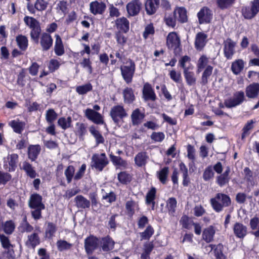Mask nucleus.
Masks as SVG:
<instances>
[{"label":"nucleus","mask_w":259,"mask_h":259,"mask_svg":"<svg viewBox=\"0 0 259 259\" xmlns=\"http://www.w3.org/2000/svg\"><path fill=\"white\" fill-rule=\"evenodd\" d=\"M99 239L93 235L87 237L84 240V248L87 254H91L98 248Z\"/></svg>","instance_id":"423d86ee"},{"label":"nucleus","mask_w":259,"mask_h":259,"mask_svg":"<svg viewBox=\"0 0 259 259\" xmlns=\"http://www.w3.org/2000/svg\"><path fill=\"white\" fill-rule=\"evenodd\" d=\"M119 182L123 185L129 184L132 180V176L126 171H120L117 175Z\"/></svg>","instance_id":"4c0bfd02"},{"label":"nucleus","mask_w":259,"mask_h":259,"mask_svg":"<svg viewBox=\"0 0 259 259\" xmlns=\"http://www.w3.org/2000/svg\"><path fill=\"white\" fill-rule=\"evenodd\" d=\"M166 45L168 49L172 50L176 53L181 45L180 37L175 32H170L166 38Z\"/></svg>","instance_id":"0eeeda50"},{"label":"nucleus","mask_w":259,"mask_h":259,"mask_svg":"<svg viewBox=\"0 0 259 259\" xmlns=\"http://www.w3.org/2000/svg\"><path fill=\"white\" fill-rule=\"evenodd\" d=\"M16 40L19 48L22 51H25L28 47L27 38L24 35H19L16 37Z\"/></svg>","instance_id":"c03bdc74"},{"label":"nucleus","mask_w":259,"mask_h":259,"mask_svg":"<svg viewBox=\"0 0 259 259\" xmlns=\"http://www.w3.org/2000/svg\"><path fill=\"white\" fill-rule=\"evenodd\" d=\"M0 242L2 247L4 249H8L13 246L9 237L3 234L0 233Z\"/></svg>","instance_id":"0e129e2a"},{"label":"nucleus","mask_w":259,"mask_h":259,"mask_svg":"<svg viewBox=\"0 0 259 259\" xmlns=\"http://www.w3.org/2000/svg\"><path fill=\"white\" fill-rule=\"evenodd\" d=\"M174 17L177 21L184 23L187 20V12L184 8H177L174 12Z\"/></svg>","instance_id":"cd10ccee"},{"label":"nucleus","mask_w":259,"mask_h":259,"mask_svg":"<svg viewBox=\"0 0 259 259\" xmlns=\"http://www.w3.org/2000/svg\"><path fill=\"white\" fill-rule=\"evenodd\" d=\"M115 24L118 29L126 33L130 28L128 20L125 17H121L115 21Z\"/></svg>","instance_id":"7c9ffc66"},{"label":"nucleus","mask_w":259,"mask_h":259,"mask_svg":"<svg viewBox=\"0 0 259 259\" xmlns=\"http://www.w3.org/2000/svg\"><path fill=\"white\" fill-rule=\"evenodd\" d=\"M149 219L148 217L145 215H143L139 217L137 220V226L139 229H143L149 225Z\"/></svg>","instance_id":"6e6d98bb"},{"label":"nucleus","mask_w":259,"mask_h":259,"mask_svg":"<svg viewBox=\"0 0 259 259\" xmlns=\"http://www.w3.org/2000/svg\"><path fill=\"white\" fill-rule=\"evenodd\" d=\"M41 151V147L39 145H30L28 147L27 155L28 158L31 161H34L37 158Z\"/></svg>","instance_id":"a211bd4d"},{"label":"nucleus","mask_w":259,"mask_h":259,"mask_svg":"<svg viewBox=\"0 0 259 259\" xmlns=\"http://www.w3.org/2000/svg\"><path fill=\"white\" fill-rule=\"evenodd\" d=\"M256 122L255 120L251 119L247 121L243 126L241 134V140H244L250 134L249 131L254 127L253 124Z\"/></svg>","instance_id":"f704fd0d"},{"label":"nucleus","mask_w":259,"mask_h":259,"mask_svg":"<svg viewBox=\"0 0 259 259\" xmlns=\"http://www.w3.org/2000/svg\"><path fill=\"white\" fill-rule=\"evenodd\" d=\"M235 0H216L218 7L222 10L230 8Z\"/></svg>","instance_id":"5fc2aeb1"},{"label":"nucleus","mask_w":259,"mask_h":259,"mask_svg":"<svg viewBox=\"0 0 259 259\" xmlns=\"http://www.w3.org/2000/svg\"><path fill=\"white\" fill-rule=\"evenodd\" d=\"M154 232L153 227L151 225H148L143 232L140 233L141 240H149Z\"/></svg>","instance_id":"e433bc0d"},{"label":"nucleus","mask_w":259,"mask_h":259,"mask_svg":"<svg viewBox=\"0 0 259 259\" xmlns=\"http://www.w3.org/2000/svg\"><path fill=\"white\" fill-rule=\"evenodd\" d=\"M99 245L103 251L108 252L114 249L115 242L109 235H107L100 239Z\"/></svg>","instance_id":"9d476101"},{"label":"nucleus","mask_w":259,"mask_h":259,"mask_svg":"<svg viewBox=\"0 0 259 259\" xmlns=\"http://www.w3.org/2000/svg\"><path fill=\"white\" fill-rule=\"evenodd\" d=\"M245 99L244 93L242 91L236 92L232 98L226 100L225 104L226 107L231 108L241 104Z\"/></svg>","instance_id":"6e6552de"},{"label":"nucleus","mask_w":259,"mask_h":259,"mask_svg":"<svg viewBox=\"0 0 259 259\" xmlns=\"http://www.w3.org/2000/svg\"><path fill=\"white\" fill-rule=\"evenodd\" d=\"M135 68V64L132 61L129 62L127 65L121 66V75L127 83L132 82Z\"/></svg>","instance_id":"39448f33"},{"label":"nucleus","mask_w":259,"mask_h":259,"mask_svg":"<svg viewBox=\"0 0 259 259\" xmlns=\"http://www.w3.org/2000/svg\"><path fill=\"white\" fill-rule=\"evenodd\" d=\"M191 69H186L184 70V75L187 84L189 86L194 85L196 82V77Z\"/></svg>","instance_id":"473e14b6"},{"label":"nucleus","mask_w":259,"mask_h":259,"mask_svg":"<svg viewBox=\"0 0 259 259\" xmlns=\"http://www.w3.org/2000/svg\"><path fill=\"white\" fill-rule=\"evenodd\" d=\"M213 67L210 65H207L204 69L201 76V83L206 84L208 82V80L212 74Z\"/></svg>","instance_id":"79ce46f5"},{"label":"nucleus","mask_w":259,"mask_h":259,"mask_svg":"<svg viewBox=\"0 0 259 259\" xmlns=\"http://www.w3.org/2000/svg\"><path fill=\"white\" fill-rule=\"evenodd\" d=\"M246 96L248 98L255 99L259 96V83H252L246 87L245 89Z\"/></svg>","instance_id":"2eb2a0df"},{"label":"nucleus","mask_w":259,"mask_h":259,"mask_svg":"<svg viewBox=\"0 0 259 259\" xmlns=\"http://www.w3.org/2000/svg\"><path fill=\"white\" fill-rule=\"evenodd\" d=\"M136 204V202L133 200L127 201L125 203L127 214L130 218H132L135 213V207Z\"/></svg>","instance_id":"3c124183"},{"label":"nucleus","mask_w":259,"mask_h":259,"mask_svg":"<svg viewBox=\"0 0 259 259\" xmlns=\"http://www.w3.org/2000/svg\"><path fill=\"white\" fill-rule=\"evenodd\" d=\"M25 244L28 247L30 246L34 248L40 243V238L37 233H33L28 235Z\"/></svg>","instance_id":"c756f323"},{"label":"nucleus","mask_w":259,"mask_h":259,"mask_svg":"<svg viewBox=\"0 0 259 259\" xmlns=\"http://www.w3.org/2000/svg\"><path fill=\"white\" fill-rule=\"evenodd\" d=\"M143 98L146 101H155L156 98V94L151 85L148 82L144 84L143 90Z\"/></svg>","instance_id":"ddd939ff"},{"label":"nucleus","mask_w":259,"mask_h":259,"mask_svg":"<svg viewBox=\"0 0 259 259\" xmlns=\"http://www.w3.org/2000/svg\"><path fill=\"white\" fill-rule=\"evenodd\" d=\"M12 179V175L9 172L0 170V185H5Z\"/></svg>","instance_id":"680f3d73"},{"label":"nucleus","mask_w":259,"mask_h":259,"mask_svg":"<svg viewBox=\"0 0 259 259\" xmlns=\"http://www.w3.org/2000/svg\"><path fill=\"white\" fill-rule=\"evenodd\" d=\"M207 36L202 32L198 33L195 37V46L197 50H201L206 42Z\"/></svg>","instance_id":"393cba45"},{"label":"nucleus","mask_w":259,"mask_h":259,"mask_svg":"<svg viewBox=\"0 0 259 259\" xmlns=\"http://www.w3.org/2000/svg\"><path fill=\"white\" fill-rule=\"evenodd\" d=\"M72 118L69 116L67 118L64 117H60L58 120V124L62 129L66 130V129L72 126Z\"/></svg>","instance_id":"a19ab883"},{"label":"nucleus","mask_w":259,"mask_h":259,"mask_svg":"<svg viewBox=\"0 0 259 259\" xmlns=\"http://www.w3.org/2000/svg\"><path fill=\"white\" fill-rule=\"evenodd\" d=\"M259 12V0H253L250 3V7H243L242 9V15L245 19H251Z\"/></svg>","instance_id":"20e7f679"},{"label":"nucleus","mask_w":259,"mask_h":259,"mask_svg":"<svg viewBox=\"0 0 259 259\" xmlns=\"http://www.w3.org/2000/svg\"><path fill=\"white\" fill-rule=\"evenodd\" d=\"M156 197V189L152 187L146 194L145 203L147 205H151V209L154 210Z\"/></svg>","instance_id":"6ab92c4d"},{"label":"nucleus","mask_w":259,"mask_h":259,"mask_svg":"<svg viewBox=\"0 0 259 259\" xmlns=\"http://www.w3.org/2000/svg\"><path fill=\"white\" fill-rule=\"evenodd\" d=\"M230 173V167L227 166L225 171L217 177V183L221 187L228 183L230 181L229 174Z\"/></svg>","instance_id":"b1692460"},{"label":"nucleus","mask_w":259,"mask_h":259,"mask_svg":"<svg viewBox=\"0 0 259 259\" xmlns=\"http://www.w3.org/2000/svg\"><path fill=\"white\" fill-rule=\"evenodd\" d=\"M56 231V225L52 222L48 223L45 232L46 236L49 239H52Z\"/></svg>","instance_id":"de8ad7c7"},{"label":"nucleus","mask_w":259,"mask_h":259,"mask_svg":"<svg viewBox=\"0 0 259 259\" xmlns=\"http://www.w3.org/2000/svg\"><path fill=\"white\" fill-rule=\"evenodd\" d=\"M123 95L124 102L127 103H132L135 99L133 90L130 88H126L123 91Z\"/></svg>","instance_id":"ea45409f"},{"label":"nucleus","mask_w":259,"mask_h":259,"mask_svg":"<svg viewBox=\"0 0 259 259\" xmlns=\"http://www.w3.org/2000/svg\"><path fill=\"white\" fill-rule=\"evenodd\" d=\"M24 21L31 29L39 26L38 22L31 17H25L24 18Z\"/></svg>","instance_id":"e2e57ef3"},{"label":"nucleus","mask_w":259,"mask_h":259,"mask_svg":"<svg viewBox=\"0 0 259 259\" xmlns=\"http://www.w3.org/2000/svg\"><path fill=\"white\" fill-rule=\"evenodd\" d=\"M87 128V124L79 122H76L75 133L79 139H84V136L88 134Z\"/></svg>","instance_id":"a878e982"},{"label":"nucleus","mask_w":259,"mask_h":259,"mask_svg":"<svg viewBox=\"0 0 259 259\" xmlns=\"http://www.w3.org/2000/svg\"><path fill=\"white\" fill-rule=\"evenodd\" d=\"M22 169L25 171L27 175L31 179L35 178L37 176L36 171L28 162L24 161L23 163Z\"/></svg>","instance_id":"58836bf2"},{"label":"nucleus","mask_w":259,"mask_h":259,"mask_svg":"<svg viewBox=\"0 0 259 259\" xmlns=\"http://www.w3.org/2000/svg\"><path fill=\"white\" fill-rule=\"evenodd\" d=\"M55 37V53L58 56H61L64 53V49L62 41L58 34H56Z\"/></svg>","instance_id":"c9c22d12"},{"label":"nucleus","mask_w":259,"mask_h":259,"mask_svg":"<svg viewBox=\"0 0 259 259\" xmlns=\"http://www.w3.org/2000/svg\"><path fill=\"white\" fill-rule=\"evenodd\" d=\"M214 172L211 165L206 167L203 174V179L205 181H208L214 177Z\"/></svg>","instance_id":"052dcab7"},{"label":"nucleus","mask_w":259,"mask_h":259,"mask_svg":"<svg viewBox=\"0 0 259 259\" xmlns=\"http://www.w3.org/2000/svg\"><path fill=\"white\" fill-rule=\"evenodd\" d=\"M74 172L75 167L72 165L68 166L65 170L64 175L66 177L68 184L72 182L73 178L74 179Z\"/></svg>","instance_id":"8fccbe9b"},{"label":"nucleus","mask_w":259,"mask_h":259,"mask_svg":"<svg viewBox=\"0 0 259 259\" xmlns=\"http://www.w3.org/2000/svg\"><path fill=\"white\" fill-rule=\"evenodd\" d=\"M109 160L105 153H95L91 158V166L99 171H102L109 164Z\"/></svg>","instance_id":"7ed1b4c3"},{"label":"nucleus","mask_w":259,"mask_h":259,"mask_svg":"<svg viewBox=\"0 0 259 259\" xmlns=\"http://www.w3.org/2000/svg\"><path fill=\"white\" fill-rule=\"evenodd\" d=\"M208 63V58L205 56H202L198 60L197 66L198 68V71L200 72L201 70L206 67Z\"/></svg>","instance_id":"bf43d9fd"},{"label":"nucleus","mask_w":259,"mask_h":259,"mask_svg":"<svg viewBox=\"0 0 259 259\" xmlns=\"http://www.w3.org/2000/svg\"><path fill=\"white\" fill-rule=\"evenodd\" d=\"M159 5V0H146L145 6L146 13L148 15L154 14Z\"/></svg>","instance_id":"5701e85b"},{"label":"nucleus","mask_w":259,"mask_h":259,"mask_svg":"<svg viewBox=\"0 0 259 259\" xmlns=\"http://www.w3.org/2000/svg\"><path fill=\"white\" fill-rule=\"evenodd\" d=\"M9 125L12 128L13 131L19 134H21L25 128V123L17 119L10 121Z\"/></svg>","instance_id":"4be33fe9"},{"label":"nucleus","mask_w":259,"mask_h":259,"mask_svg":"<svg viewBox=\"0 0 259 259\" xmlns=\"http://www.w3.org/2000/svg\"><path fill=\"white\" fill-rule=\"evenodd\" d=\"M16 225L13 220L6 222L0 221V231H3L7 235H11L15 231Z\"/></svg>","instance_id":"4468645a"},{"label":"nucleus","mask_w":259,"mask_h":259,"mask_svg":"<svg viewBox=\"0 0 259 259\" xmlns=\"http://www.w3.org/2000/svg\"><path fill=\"white\" fill-rule=\"evenodd\" d=\"M148 158V156L146 152H140L135 156L134 161L137 166L142 167L146 164Z\"/></svg>","instance_id":"2f4dec72"},{"label":"nucleus","mask_w":259,"mask_h":259,"mask_svg":"<svg viewBox=\"0 0 259 259\" xmlns=\"http://www.w3.org/2000/svg\"><path fill=\"white\" fill-rule=\"evenodd\" d=\"M57 248L59 251H62L68 250L71 248L72 244L64 240H59L57 243Z\"/></svg>","instance_id":"864d4df0"},{"label":"nucleus","mask_w":259,"mask_h":259,"mask_svg":"<svg viewBox=\"0 0 259 259\" xmlns=\"http://www.w3.org/2000/svg\"><path fill=\"white\" fill-rule=\"evenodd\" d=\"M168 172L169 168L167 166L163 167L160 170L157 172L158 178L160 182L163 184L166 183Z\"/></svg>","instance_id":"09e8293b"},{"label":"nucleus","mask_w":259,"mask_h":259,"mask_svg":"<svg viewBox=\"0 0 259 259\" xmlns=\"http://www.w3.org/2000/svg\"><path fill=\"white\" fill-rule=\"evenodd\" d=\"M106 5L102 2L97 1L93 2L90 3V9L91 12L94 14H102L105 11Z\"/></svg>","instance_id":"412c9836"},{"label":"nucleus","mask_w":259,"mask_h":259,"mask_svg":"<svg viewBox=\"0 0 259 259\" xmlns=\"http://www.w3.org/2000/svg\"><path fill=\"white\" fill-rule=\"evenodd\" d=\"M89 131L91 134L94 137L96 140L97 146L101 144H104L105 139L101 133L96 128L94 125H92L89 127Z\"/></svg>","instance_id":"c85d7f7f"},{"label":"nucleus","mask_w":259,"mask_h":259,"mask_svg":"<svg viewBox=\"0 0 259 259\" xmlns=\"http://www.w3.org/2000/svg\"><path fill=\"white\" fill-rule=\"evenodd\" d=\"M244 65L245 62L243 60H236L232 63L231 70L234 74L237 75L243 70Z\"/></svg>","instance_id":"72a5a7b5"},{"label":"nucleus","mask_w":259,"mask_h":259,"mask_svg":"<svg viewBox=\"0 0 259 259\" xmlns=\"http://www.w3.org/2000/svg\"><path fill=\"white\" fill-rule=\"evenodd\" d=\"M28 205L30 209H34L31 211L32 218L35 221L40 219L42 218V210L45 209L42 196L36 193L32 194L29 197Z\"/></svg>","instance_id":"f257e3e1"},{"label":"nucleus","mask_w":259,"mask_h":259,"mask_svg":"<svg viewBox=\"0 0 259 259\" xmlns=\"http://www.w3.org/2000/svg\"><path fill=\"white\" fill-rule=\"evenodd\" d=\"M40 44L44 50H49L53 44V39L51 36L47 33L42 34L40 37Z\"/></svg>","instance_id":"bb28decb"},{"label":"nucleus","mask_w":259,"mask_h":259,"mask_svg":"<svg viewBox=\"0 0 259 259\" xmlns=\"http://www.w3.org/2000/svg\"><path fill=\"white\" fill-rule=\"evenodd\" d=\"M193 221L187 215H183L180 220V224L182 225V228L186 229H189L191 223H193Z\"/></svg>","instance_id":"4d7b16f0"},{"label":"nucleus","mask_w":259,"mask_h":259,"mask_svg":"<svg viewBox=\"0 0 259 259\" xmlns=\"http://www.w3.org/2000/svg\"><path fill=\"white\" fill-rule=\"evenodd\" d=\"M198 17L200 23H208L212 18V12L207 7H203L198 12Z\"/></svg>","instance_id":"dca6fc26"},{"label":"nucleus","mask_w":259,"mask_h":259,"mask_svg":"<svg viewBox=\"0 0 259 259\" xmlns=\"http://www.w3.org/2000/svg\"><path fill=\"white\" fill-rule=\"evenodd\" d=\"M142 7V3L140 0H132L126 6L128 16H135L140 12Z\"/></svg>","instance_id":"1a4fd4ad"},{"label":"nucleus","mask_w":259,"mask_h":259,"mask_svg":"<svg viewBox=\"0 0 259 259\" xmlns=\"http://www.w3.org/2000/svg\"><path fill=\"white\" fill-rule=\"evenodd\" d=\"M235 42L228 38L224 41V52L225 57L228 59H231L235 53Z\"/></svg>","instance_id":"f8f14e48"},{"label":"nucleus","mask_w":259,"mask_h":259,"mask_svg":"<svg viewBox=\"0 0 259 259\" xmlns=\"http://www.w3.org/2000/svg\"><path fill=\"white\" fill-rule=\"evenodd\" d=\"M74 201L78 209L89 208L91 205L90 201L81 195H77L74 198Z\"/></svg>","instance_id":"aec40b11"},{"label":"nucleus","mask_w":259,"mask_h":259,"mask_svg":"<svg viewBox=\"0 0 259 259\" xmlns=\"http://www.w3.org/2000/svg\"><path fill=\"white\" fill-rule=\"evenodd\" d=\"M48 3L45 0H36L34 4L35 8L39 11H44L46 9Z\"/></svg>","instance_id":"774afa93"},{"label":"nucleus","mask_w":259,"mask_h":259,"mask_svg":"<svg viewBox=\"0 0 259 259\" xmlns=\"http://www.w3.org/2000/svg\"><path fill=\"white\" fill-rule=\"evenodd\" d=\"M177 205V201L175 197H170L167 200V207L169 214L171 215H174L176 212Z\"/></svg>","instance_id":"49530a36"},{"label":"nucleus","mask_w":259,"mask_h":259,"mask_svg":"<svg viewBox=\"0 0 259 259\" xmlns=\"http://www.w3.org/2000/svg\"><path fill=\"white\" fill-rule=\"evenodd\" d=\"M92 90V85L91 83L78 86L76 88V91L80 95L85 94Z\"/></svg>","instance_id":"69168bd1"},{"label":"nucleus","mask_w":259,"mask_h":259,"mask_svg":"<svg viewBox=\"0 0 259 259\" xmlns=\"http://www.w3.org/2000/svg\"><path fill=\"white\" fill-rule=\"evenodd\" d=\"M215 234L214 227L213 226H209L203 230L202 238L206 243H210L213 241Z\"/></svg>","instance_id":"f3484780"},{"label":"nucleus","mask_w":259,"mask_h":259,"mask_svg":"<svg viewBox=\"0 0 259 259\" xmlns=\"http://www.w3.org/2000/svg\"><path fill=\"white\" fill-rule=\"evenodd\" d=\"M86 168V164L85 163H83L78 171L76 172V173L74 175V180L75 181L80 180L83 177L85 174Z\"/></svg>","instance_id":"338daca9"},{"label":"nucleus","mask_w":259,"mask_h":259,"mask_svg":"<svg viewBox=\"0 0 259 259\" xmlns=\"http://www.w3.org/2000/svg\"><path fill=\"white\" fill-rule=\"evenodd\" d=\"M109 157L113 164L115 166L126 167L127 165L126 161L120 156H115L111 153L109 155Z\"/></svg>","instance_id":"37998d69"},{"label":"nucleus","mask_w":259,"mask_h":259,"mask_svg":"<svg viewBox=\"0 0 259 259\" xmlns=\"http://www.w3.org/2000/svg\"><path fill=\"white\" fill-rule=\"evenodd\" d=\"M223 245L221 243L218 244L214 249V254L216 259H221L227 256L223 253Z\"/></svg>","instance_id":"13d9d810"},{"label":"nucleus","mask_w":259,"mask_h":259,"mask_svg":"<svg viewBox=\"0 0 259 259\" xmlns=\"http://www.w3.org/2000/svg\"><path fill=\"white\" fill-rule=\"evenodd\" d=\"M9 159V171H14L17 167V163L18 159V155L17 154L10 155Z\"/></svg>","instance_id":"a18cd8bd"},{"label":"nucleus","mask_w":259,"mask_h":259,"mask_svg":"<svg viewBox=\"0 0 259 259\" xmlns=\"http://www.w3.org/2000/svg\"><path fill=\"white\" fill-rule=\"evenodd\" d=\"M234 235L237 238L243 239L247 234V228L240 222H236L233 227Z\"/></svg>","instance_id":"9b49d317"},{"label":"nucleus","mask_w":259,"mask_h":259,"mask_svg":"<svg viewBox=\"0 0 259 259\" xmlns=\"http://www.w3.org/2000/svg\"><path fill=\"white\" fill-rule=\"evenodd\" d=\"M88 119L97 124H103L104 123L103 117L101 114H85Z\"/></svg>","instance_id":"603ef678"},{"label":"nucleus","mask_w":259,"mask_h":259,"mask_svg":"<svg viewBox=\"0 0 259 259\" xmlns=\"http://www.w3.org/2000/svg\"><path fill=\"white\" fill-rule=\"evenodd\" d=\"M210 203L213 209L217 212H220L223 210L224 207L231 205V200L228 195L218 193L214 198L210 199Z\"/></svg>","instance_id":"f03ea898"}]
</instances>
